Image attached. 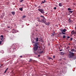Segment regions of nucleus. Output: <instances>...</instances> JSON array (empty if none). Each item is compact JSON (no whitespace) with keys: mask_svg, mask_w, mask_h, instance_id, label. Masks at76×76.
Listing matches in <instances>:
<instances>
[{"mask_svg":"<svg viewBox=\"0 0 76 76\" xmlns=\"http://www.w3.org/2000/svg\"><path fill=\"white\" fill-rule=\"evenodd\" d=\"M1 44V41H0V44Z\"/></svg>","mask_w":76,"mask_h":76,"instance_id":"33","label":"nucleus"},{"mask_svg":"<svg viewBox=\"0 0 76 76\" xmlns=\"http://www.w3.org/2000/svg\"><path fill=\"white\" fill-rule=\"evenodd\" d=\"M41 23H45L46 22V19L44 16L43 15H41Z\"/></svg>","mask_w":76,"mask_h":76,"instance_id":"3","label":"nucleus"},{"mask_svg":"<svg viewBox=\"0 0 76 76\" xmlns=\"http://www.w3.org/2000/svg\"><path fill=\"white\" fill-rule=\"evenodd\" d=\"M67 31V30L65 29H64L63 30V32H65Z\"/></svg>","mask_w":76,"mask_h":76,"instance_id":"11","label":"nucleus"},{"mask_svg":"<svg viewBox=\"0 0 76 76\" xmlns=\"http://www.w3.org/2000/svg\"><path fill=\"white\" fill-rule=\"evenodd\" d=\"M13 30H14V29H13Z\"/></svg>","mask_w":76,"mask_h":76,"instance_id":"50","label":"nucleus"},{"mask_svg":"<svg viewBox=\"0 0 76 76\" xmlns=\"http://www.w3.org/2000/svg\"><path fill=\"white\" fill-rule=\"evenodd\" d=\"M63 51V50H60V51Z\"/></svg>","mask_w":76,"mask_h":76,"instance_id":"34","label":"nucleus"},{"mask_svg":"<svg viewBox=\"0 0 76 76\" xmlns=\"http://www.w3.org/2000/svg\"><path fill=\"white\" fill-rule=\"evenodd\" d=\"M38 9H41V6H39L38 7Z\"/></svg>","mask_w":76,"mask_h":76,"instance_id":"21","label":"nucleus"},{"mask_svg":"<svg viewBox=\"0 0 76 76\" xmlns=\"http://www.w3.org/2000/svg\"><path fill=\"white\" fill-rule=\"evenodd\" d=\"M11 13L12 14V15H15V12H11Z\"/></svg>","mask_w":76,"mask_h":76,"instance_id":"9","label":"nucleus"},{"mask_svg":"<svg viewBox=\"0 0 76 76\" xmlns=\"http://www.w3.org/2000/svg\"><path fill=\"white\" fill-rule=\"evenodd\" d=\"M44 3H46V1H45V0H44Z\"/></svg>","mask_w":76,"mask_h":76,"instance_id":"31","label":"nucleus"},{"mask_svg":"<svg viewBox=\"0 0 76 76\" xmlns=\"http://www.w3.org/2000/svg\"><path fill=\"white\" fill-rule=\"evenodd\" d=\"M38 57H40V55H38Z\"/></svg>","mask_w":76,"mask_h":76,"instance_id":"38","label":"nucleus"},{"mask_svg":"<svg viewBox=\"0 0 76 76\" xmlns=\"http://www.w3.org/2000/svg\"><path fill=\"white\" fill-rule=\"evenodd\" d=\"M66 37L67 38H70V37L69 36Z\"/></svg>","mask_w":76,"mask_h":76,"instance_id":"28","label":"nucleus"},{"mask_svg":"<svg viewBox=\"0 0 76 76\" xmlns=\"http://www.w3.org/2000/svg\"><path fill=\"white\" fill-rule=\"evenodd\" d=\"M36 6V7H37V6Z\"/></svg>","mask_w":76,"mask_h":76,"instance_id":"49","label":"nucleus"},{"mask_svg":"<svg viewBox=\"0 0 76 76\" xmlns=\"http://www.w3.org/2000/svg\"><path fill=\"white\" fill-rule=\"evenodd\" d=\"M7 28H10V26H8L7 27Z\"/></svg>","mask_w":76,"mask_h":76,"instance_id":"32","label":"nucleus"},{"mask_svg":"<svg viewBox=\"0 0 76 76\" xmlns=\"http://www.w3.org/2000/svg\"><path fill=\"white\" fill-rule=\"evenodd\" d=\"M66 39H68V38H67Z\"/></svg>","mask_w":76,"mask_h":76,"instance_id":"45","label":"nucleus"},{"mask_svg":"<svg viewBox=\"0 0 76 76\" xmlns=\"http://www.w3.org/2000/svg\"><path fill=\"white\" fill-rule=\"evenodd\" d=\"M60 54H61V55H64V54L65 53L63 52H61L60 53Z\"/></svg>","mask_w":76,"mask_h":76,"instance_id":"8","label":"nucleus"},{"mask_svg":"<svg viewBox=\"0 0 76 76\" xmlns=\"http://www.w3.org/2000/svg\"><path fill=\"white\" fill-rule=\"evenodd\" d=\"M71 34H72V35H73L75 34V32L73 31H72L71 32Z\"/></svg>","mask_w":76,"mask_h":76,"instance_id":"12","label":"nucleus"},{"mask_svg":"<svg viewBox=\"0 0 76 76\" xmlns=\"http://www.w3.org/2000/svg\"><path fill=\"white\" fill-rule=\"evenodd\" d=\"M1 18H3V17H2Z\"/></svg>","mask_w":76,"mask_h":76,"instance_id":"46","label":"nucleus"},{"mask_svg":"<svg viewBox=\"0 0 76 76\" xmlns=\"http://www.w3.org/2000/svg\"><path fill=\"white\" fill-rule=\"evenodd\" d=\"M72 10V9L70 8H68V10Z\"/></svg>","mask_w":76,"mask_h":76,"instance_id":"24","label":"nucleus"},{"mask_svg":"<svg viewBox=\"0 0 76 76\" xmlns=\"http://www.w3.org/2000/svg\"><path fill=\"white\" fill-rule=\"evenodd\" d=\"M1 38H3V35H1Z\"/></svg>","mask_w":76,"mask_h":76,"instance_id":"25","label":"nucleus"},{"mask_svg":"<svg viewBox=\"0 0 76 76\" xmlns=\"http://www.w3.org/2000/svg\"><path fill=\"white\" fill-rule=\"evenodd\" d=\"M60 31L61 32H62L63 31V29H60Z\"/></svg>","mask_w":76,"mask_h":76,"instance_id":"23","label":"nucleus"},{"mask_svg":"<svg viewBox=\"0 0 76 76\" xmlns=\"http://www.w3.org/2000/svg\"><path fill=\"white\" fill-rule=\"evenodd\" d=\"M75 34H76V32H74Z\"/></svg>","mask_w":76,"mask_h":76,"instance_id":"41","label":"nucleus"},{"mask_svg":"<svg viewBox=\"0 0 76 76\" xmlns=\"http://www.w3.org/2000/svg\"><path fill=\"white\" fill-rule=\"evenodd\" d=\"M61 34H66V33H65L63 32H62Z\"/></svg>","mask_w":76,"mask_h":76,"instance_id":"22","label":"nucleus"},{"mask_svg":"<svg viewBox=\"0 0 76 76\" xmlns=\"http://www.w3.org/2000/svg\"><path fill=\"white\" fill-rule=\"evenodd\" d=\"M23 0H21L20 1V3H22V2H23Z\"/></svg>","mask_w":76,"mask_h":76,"instance_id":"19","label":"nucleus"},{"mask_svg":"<svg viewBox=\"0 0 76 76\" xmlns=\"http://www.w3.org/2000/svg\"><path fill=\"white\" fill-rule=\"evenodd\" d=\"M20 57H21V58L22 57V56H20Z\"/></svg>","mask_w":76,"mask_h":76,"instance_id":"39","label":"nucleus"},{"mask_svg":"<svg viewBox=\"0 0 76 76\" xmlns=\"http://www.w3.org/2000/svg\"><path fill=\"white\" fill-rule=\"evenodd\" d=\"M36 42H37V41H38V40H39L38 38L37 37V38H36Z\"/></svg>","mask_w":76,"mask_h":76,"instance_id":"17","label":"nucleus"},{"mask_svg":"<svg viewBox=\"0 0 76 76\" xmlns=\"http://www.w3.org/2000/svg\"><path fill=\"white\" fill-rule=\"evenodd\" d=\"M75 42H76V40H75Z\"/></svg>","mask_w":76,"mask_h":76,"instance_id":"47","label":"nucleus"},{"mask_svg":"<svg viewBox=\"0 0 76 76\" xmlns=\"http://www.w3.org/2000/svg\"><path fill=\"white\" fill-rule=\"evenodd\" d=\"M54 9V10H56V9H57V8H56V7H54L53 8Z\"/></svg>","mask_w":76,"mask_h":76,"instance_id":"26","label":"nucleus"},{"mask_svg":"<svg viewBox=\"0 0 76 76\" xmlns=\"http://www.w3.org/2000/svg\"><path fill=\"white\" fill-rule=\"evenodd\" d=\"M25 17H26V16H25V15H24L23 16V18H25Z\"/></svg>","mask_w":76,"mask_h":76,"instance_id":"27","label":"nucleus"},{"mask_svg":"<svg viewBox=\"0 0 76 76\" xmlns=\"http://www.w3.org/2000/svg\"><path fill=\"white\" fill-rule=\"evenodd\" d=\"M67 48H69V47L68 46V47H67Z\"/></svg>","mask_w":76,"mask_h":76,"instance_id":"43","label":"nucleus"},{"mask_svg":"<svg viewBox=\"0 0 76 76\" xmlns=\"http://www.w3.org/2000/svg\"><path fill=\"white\" fill-rule=\"evenodd\" d=\"M71 52H73V51H75V50H74V49H72L71 50Z\"/></svg>","mask_w":76,"mask_h":76,"instance_id":"13","label":"nucleus"},{"mask_svg":"<svg viewBox=\"0 0 76 76\" xmlns=\"http://www.w3.org/2000/svg\"><path fill=\"white\" fill-rule=\"evenodd\" d=\"M55 56H53V58H55Z\"/></svg>","mask_w":76,"mask_h":76,"instance_id":"30","label":"nucleus"},{"mask_svg":"<svg viewBox=\"0 0 76 76\" xmlns=\"http://www.w3.org/2000/svg\"><path fill=\"white\" fill-rule=\"evenodd\" d=\"M37 21H38L39 22H41V20L40 19V18L39 17H37Z\"/></svg>","mask_w":76,"mask_h":76,"instance_id":"5","label":"nucleus"},{"mask_svg":"<svg viewBox=\"0 0 76 76\" xmlns=\"http://www.w3.org/2000/svg\"><path fill=\"white\" fill-rule=\"evenodd\" d=\"M32 59H30L29 61H28V62H32Z\"/></svg>","mask_w":76,"mask_h":76,"instance_id":"15","label":"nucleus"},{"mask_svg":"<svg viewBox=\"0 0 76 76\" xmlns=\"http://www.w3.org/2000/svg\"><path fill=\"white\" fill-rule=\"evenodd\" d=\"M7 70H8V68H7L6 70L7 71Z\"/></svg>","mask_w":76,"mask_h":76,"instance_id":"37","label":"nucleus"},{"mask_svg":"<svg viewBox=\"0 0 76 76\" xmlns=\"http://www.w3.org/2000/svg\"><path fill=\"white\" fill-rule=\"evenodd\" d=\"M68 45H70V43Z\"/></svg>","mask_w":76,"mask_h":76,"instance_id":"44","label":"nucleus"},{"mask_svg":"<svg viewBox=\"0 0 76 76\" xmlns=\"http://www.w3.org/2000/svg\"><path fill=\"white\" fill-rule=\"evenodd\" d=\"M59 35H61V33H60L59 34Z\"/></svg>","mask_w":76,"mask_h":76,"instance_id":"42","label":"nucleus"},{"mask_svg":"<svg viewBox=\"0 0 76 76\" xmlns=\"http://www.w3.org/2000/svg\"><path fill=\"white\" fill-rule=\"evenodd\" d=\"M68 20H69V23H71V22H72V20H71L69 19Z\"/></svg>","mask_w":76,"mask_h":76,"instance_id":"14","label":"nucleus"},{"mask_svg":"<svg viewBox=\"0 0 76 76\" xmlns=\"http://www.w3.org/2000/svg\"><path fill=\"white\" fill-rule=\"evenodd\" d=\"M1 40L2 41H3V40H2V39H3L1 38Z\"/></svg>","mask_w":76,"mask_h":76,"instance_id":"40","label":"nucleus"},{"mask_svg":"<svg viewBox=\"0 0 76 76\" xmlns=\"http://www.w3.org/2000/svg\"><path fill=\"white\" fill-rule=\"evenodd\" d=\"M72 39H73L72 38H71L70 39L71 40H72Z\"/></svg>","mask_w":76,"mask_h":76,"instance_id":"36","label":"nucleus"},{"mask_svg":"<svg viewBox=\"0 0 76 76\" xmlns=\"http://www.w3.org/2000/svg\"><path fill=\"white\" fill-rule=\"evenodd\" d=\"M58 6H60V7H61L63 6V5H62V3H59V4Z\"/></svg>","mask_w":76,"mask_h":76,"instance_id":"7","label":"nucleus"},{"mask_svg":"<svg viewBox=\"0 0 76 76\" xmlns=\"http://www.w3.org/2000/svg\"><path fill=\"white\" fill-rule=\"evenodd\" d=\"M38 47L39 49H38ZM33 50L34 53L36 55L38 54L39 53L40 54H42L43 52V51L40 52V51L41 50V49H40V47L39 46V44H38V42H36L34 44Z\"/></svg>","mask_w":76,"mask_h":76,"instance_id":"1","label":"nucleus"},{"mask_svg":"<svg viewBox=\"0 0 76 76\" xmlns=\"http://www.w3.org/2000/svg\"><path fill=\"white\" fill-rule=\"evenodd\" d=\"M7 71L6 70H5V72H4V73H6V71Z\"/></svg>","mask_w":76,"mask_h":76,"instance_id":"35","label":"nucleus"},{"mask_svg":"<svg viewBox=\"0 0 76 76\" xmlns=\"http://www.w3.org/2000/svg\"><path fill=\"white\" fill-rule=\"evenodd\" d=\"M38 10L39 11H40L41 13H42V14H44V10H42L41 9H38Z\"/></svg>","mask_w":76,"mask_h":76,"instance_id":"4","label":"nucleus"},{"mask_svg":"<svg viewBox=\"0 0 76 76\" xmlns=\"http://www.w3.org/2000/svg\"><path fill=\"white\" fill-rule=\"evenodd\" d=\"M20 10L21 11H23V7H22L21 8H19Z\"/></svg>","mask_w":76,"mask_h":76,"instance_id":"10","label":"nucleus"},{"mask_svg":"<svg viewBox=\"0 0 76 76\" xmlns=\"http://www.w3.org/2000/svg\"><path fill=\"white\" fill-rule=\"evenodd\" d=\"M45 24L46 25H50V23L49 22H48L47 23H45Z\"/></svg>","mask_w":76,"mask_h":76,"instance_id":"6","label":"nucleus"},{"mask_svg":"<svg viewBox=\"0 0 76 76\" xmlns=\"http://www.w3.org/2000/svg\"><path fill=\"white\" fill-rule=\"evenodd\" d=\"M42 3H44V1H42V3H41V4H42Z\"/></svg>","mask_w":76,"mask_h":76,"instance_id":"29","label":"nucleus"},{"mask_svg":"<svg viewBox=\"0 0 76 76\" xmlns=\"http://www.w3.org/2000/svg\"><path fill=\"white\" fill-rule=\"evenodd\" d=\"M69 13H73V11H69Z\"/></svg>","mask_w":76,"mask_h":76,"instance_id":"18","label":"nucleus"},{"mask_svg":"<svg viewBox=\"0 0 76 76\" xmlns=\"http://www.w3.org/2000/svg\"><path fill=\"white\" fill-rule=\"evenodd\" d=\"M66 37V36H65V35H64L63 36V38H65Z\"/></svg>","mask_w":76,"mask_h":76,"instance_id":"20","label":"nucleus"},{"mask_svg":"<svg viewBox=\"0 0 76 76\" xmlns=\"http://www.w3.org/2000/svg\"><path fill=\"white\" fill-rule=\"evenodd\" d=\"M69 53H71V52H69Z\"/></svg>","mask_w":76,"mask_h":76,"instance_id":"48","label":"nucleus"},{"mask_svg":"<svg viewBox=\"0 0 76 76\" xmlns=\"http://www.w3.org/2000/svg\"><path fill=\"white\" fill-rule=\"evenodd\" d=\"M68 57L70 58H72L73 60H75L76 59V57L75 56V54L74 53L72 52L69 54Z\"/></svg>","mask_w":76,"mask_h":76,"instance_id":"2","label":"nucleus"},{"mask_svg":"<svg viewBox=\"0 0 76 76\" xmlns=\"http://www.w3.org/2000/svg\"><path fill=\"white\" fill-rule=\"evenodd\" d=\"M49 60H50V59H52V60H53V59L52 58H50V57H49L48 58Z\"/></svg>","mask_w":76,"mask_h":76,"instance_id":"16","label":"nucleus"}]
</instances>
